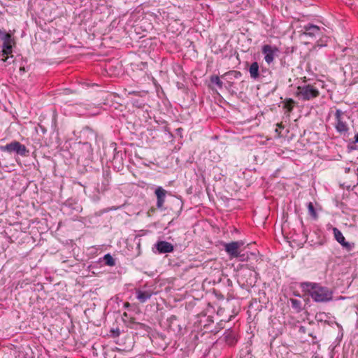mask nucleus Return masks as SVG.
I'll list each match as a JSON object with an SVG mask.
<instances>
[{
	"mask_svg": "<svg viewBox=\"0 0 358 358\" xmlns=\"http://www.w3.org/2000/svg\"><path fill=\"white\" fill-rule=\"evenodd\" d=\"M0 150L9 153L15 152L21 156H27L29 153L26 146L16 141H12L4 146H1Z\"/></svg>",
	"mask_w": 358,
	"mask_h": 358,
	"instance_id": "20e7f679",
	"label": "nucleus"
},
{
	"mask_svg": "<svg viewBox=\"0 0 358 358\" xmlns=\"http://www.w3.org/2000/svg\"><path fill=\"white\" fill-rule=\"evenodd\" d=\"M236 336H237V334L235 330L228 329L224 331L222 337H223V339L224 340V341L229 345H233L237 341Z\"/></svg>",
	"mask_w": 358,
	"mask_h": 358,
	"instance_id": "4468645a",
	"label": "nucleus"
},
{
	"mask_svg": "<svg viewBox=\"0 0 358 358\" xmlns=\"http://www.w3.org/2000/svg\"><path fill=\"white\" fill-rule=\"evenodd\" d=\"M103 260L107 266H113L115 265V259L109 253L104 255Z\"/></svg>",
	"mask_w": 358,
	"mask_h": 358,
	"instance_id": "a211bd4d",
	"label": "nucleus"
},
{
	"mask_svg": "<svg viewBox=\"0 0 358 358\" xmlns=\"http://www.w3.org/2000/svg\"><path fill=\"white\" fill-rule=\"evenodd\" d=\"M308 210L309 214L314 218L316 219L317 217V213L315 210L314 206L312 202L308 203Z\"/></svg>",
	"mask_w": 358,
	"mask_h": 358,
	"instance_id": "aec40b11",
	"label": "nucleus"
},
{
	"mask_svg": "<svg viewBox=\"0 0 358 358\" xmlns=\"http://www.w3.org/2000/svg\"><path fill=\"white\" fill-rule=\"evenodd\" d=\"M249 73L251 78L257 80L259 78V66L257 62H254L249 67Z\"/></svg>",
	"mask_w": 358,
	"mask_h": 358,
	"instance_id": "2eb2a0df",
	"label": "nucleus"
},
{
	"mask_svg": "<svg viewBox=\"0 0 358 358\" xmlns=\"http://www.w3.org/2000/svg\"><path fill=\"white\" fill-rule=\"evenodd\" d=\"M278 52L279 50L276 46L266 44L262 47V52L264 56V60L267 64H270L274 61L275 57Z\"/></svg>",
	"mask_w": 358,
	"mask_h": 358,
	"instance_id": "423d86ee",
	"label": "nucleus"
},
{
	"mask_svg": "<svg viewBox=\"0 0 358 358\" xmlns=\"http://www.w3.org/2000/svg\"><path fill=\"white\" fill-rule=\"evenodd\" d=\"M303 35L313 38L319 36L322 34V29L320 27L313 24H308L303 27Z\"/></svg>",
	"mask_w": 358,
	"mask_h": 358,
	"instance_id": "9d476101",
	"label": "nucleus"
},
{
	"mask_svg": "<svg viewBox=\"0 0 358 358\" xmlns=\"http://www.w3.org/2000/svg\"><path fill=\"white\" fill-rule=\"evenodd\" d=\"M327 41H328L327 36L322 37V38H320V39L319 41H317V45L319 47L325 46V45H327Z\"/></svg>",
	"mask_w": 358,
	"mask_h": 358,
	"instance_id": "5701e85b",
	"label": "nucleus"
},
{
	"mask_svg": "<svg viewBox=\"0 0 358 358\" xmlns=\"http://www.w3.org/2000/svg\"><path fill=\"white\" fill-rule=\"evenodd\" d=\"M349 171H350V168H346V169H345V173L349 172Z\"/></svg>",
	"mask_w": 358,
	"mask_h": 358,
	"instance_id": "bb28decb",
	"label": "nucleus"
},
{
	"mask_svg": "<svg viewBox=\"0 0 358 358\" xmlns=\"http://www.w3.org/2000/svg\"><path fill=\"white\" fill-rule=\"evenodd\" d=\"M292 307L297 311H299L301 309V303L300 301L295 299H290Z\"/></svg>",
	"mask_w": 358,
	"mask_h": 358,
	"instance_id": "412c9836",
	"label": "nucleus"
},
{
	"mask_svg": "<svg viewBox=\"0 0 358 358\" xmlns=\"http://www.w3.org/2000/svg\"><path fill=\"white\" fill-rule=\"evenodd\" d=\"M334 115V127L336 131L341 134L346 135L349 131L347 115L340 109H336Z\"/></svg>",
	"mask_w": 358,
	"mask_h": 358,
	"instance_id": "7ed1b4c3",
	"label": "nucleus"
},
{
	"mask_svg": "<svg viewBox=\"0 0 358 358\" xmlns=\"http://www.w3.org/2000/svg\"><path fill=\"white\" fill-rule=\"evenodd\" d=\"M111 180V172L109 169H103L102 176L96 182L95 189L99 193H103L109 189Z\"/></svg>",
	"mask_w": 358,
	"mask_h": 358,
	"instance_id": "39448f33",
	"label": "nucleus"
},
{
	"mask_svg": "<svg viewBox=\"0 0 358 358\" xmlns=\"http://www.w3.org/2000/svg\"><path fill=\"white\" fill-rule=\"evenodd\" d=\"M136 296V299L141 302V303H145L148 299H150L152 296L153 292L152 290L148 289V290H143L140 288L135 289Z\"/></svg>",
	"mask_w": 358,
	"mask_h": 358,
	"instance_id": "ddd939ff",
	"label": "nucleus"
},
{
	"mask_svg": "<svg viewBox=\"0 0 358 358\" xmlns=\"http://www.w3.org/2000/svg\"><path fill=\"white\" fill-rule=\"evenodd\" d=\"M319 95L320 92L318 89L311 84L297 87L296 96L303 101H309L317 97Z\"/></svg>",
	"mask_w": 358,
	"mask_h": 358,
	"instance_id": "f03ea898",
	"label": "nucleus"
},
{
	"mask_svg": "<svg viewBox=\"0 0 358 358\" xmlns=\"http://www.w3.org/2000/svg\"><path fill=\"white\" fill-rule=\"evenodd\" d=\"M333 233L334 235L335 239L342 245L343 248H345L347 251H351L354 247V243H349L345 241V237L343 236L342 232L337 229L336 227L333 228Z\"/></svg>",
	"mask_w": 358,
	"mask_h": 358,
	"instance_id": "6e6552de",
	"label": "nucleus"
},
{
	"mask_svg": "<svg viewBox=\"0 0 358 358\" xmlns=\"http://www.w3.org/2000/svg\"><path fill=\"white\" fill-rule=\"evenodd\" d=\"M294 101L292 99H286L284 102V107L287 108V112L290 113L294 108Z\"/></svg>",
	"mask_w": 358,
	"mask_h": 358,
	"instance_id": "6ab92c4d",
	"label": "nucleus"
},
{
	"mask_svg": "<svg viewBox=\"0 0 358 358\" xmlns=\"http://www.w3.org/2000/svg\"><path fill=\"white\" fill-rule=\"evenodd\" d=\"M6 36H11L10 34L6 33L5 31L0 29V38L3 40L6 38Z\"/></svg>",
	"mask_w": 358,
	"mask_h": 358,
	"instance_id": "b1692460",
	"label": "nucleus"
},
{
	"mask_svg": "<svg viewBox=\"0 0 358 358\" xmlns=\"http://www.w3.org/2000/svg\"><path fill=\"white\" fill-rule=\"evenodd\" d=\"M155 247L160 254L172 252L174 250L173 245L165 241H157Z\"/></svg>",
	"mask_w": 358,
	"mask_h": 358,
	"instance_id": "f8f14e48",
	"label": "nucleus"
},
{
	"mask_svg": "<svg viewBox=\"0 0 358 358\" xmlns=\"http://www.w3.org/2000/svg\"><path fill=\"white\" fill-rule=\"evenodd\" d=\"M2 50H1V55L6 56L5 58H2L3 62H6L8 58V55L11 54L13 52V38L11 36H6V38L2 40Z\"/></svg>",
	"mask_w": 358,
	"mask_h": 358,
	"instance_id": "1a4fd4ad",
	"label": "nucleus"
},
{
	"mask_svg": "<svg viewBox=\"0 0 358 358\" xmlns=\"http://www.w3.org/2000/svg\"><path fill=\"white\" fill-rule=\"evenodd\" d=\"M301 287L315 302H327L333 298L332 291L319 283L304 282L301 283Z\"/></svg>",
	"mask_w": 358,
	"mask_h": 358,
	"instance_id": "f257e3e1",
	"label": "nucleus"
},
{
	"mask_svg": "<svg viewBox=\"0 0 358 358\" xmlns=\"http://www.w3.org/2000/svg\"><path fill=\"white\" fill-rule=\"evenodd\" d=\"M242 73L238 71H229L222 76V78L238 79L241 77Z\"/></svg>",
	"mask_w": 358,
	"mask_h": 358,
	"instance_id": "dca6fc26",
	"label": "nucleus"
},
{
	"mask_svg": "<svg viewBox=\"0 0 358 358\" xmlns=\"http://www.w3.org/2000/svg\"><path fill=\"white\" fill-rule=\"evenodd\" d=\"M356 143H358V133L355 136V141L348 144V149L350 150H357L358 146L356 145Z\"/></svg>",
	"mask_w": 358,
	"mask_h": 358,
	"instance_id": "4be33fe9",
	"label": "nucleus"
},
{
	"mask_svg": "<svg viewBox=\"0 0 358 358\" xmlns=\"http://www.w3.org/2000/svg\"><path fill=\"white\" fill-rule=\"evenodd\" d=\"M155 194L157 196V208L160 210H164V203L165 202L167 191L162 187H157L155 191Z\"/></svg>",
	"mask_w": 358,
	"mask_h": 358,
	"instance_id": "9b49d317",
	"label": "nucleus"
},
{
	"mask_svg": "<svg viewBox=\"0 0 358 358\" xmlns=\"http://www.w3.org/2000/svg\"><path fill=\"white\" fill-rule=\"evenodd\" d=\"M238 257L239 258L240 261H245L247 259V257H245V254L240 253V255Z\"/></svg>",
	"mask_w": 358,
	"mask_h": 358,
	"instance_id": "393cba45",
	"label": "nucleus"
},
{
	"mask_svg": "<svg viewBox=\"0 0 358 358\" xmlns=\"http://www.w3.org/2000/svg\"><path fill=\"white\" fill-rule=\"evenodd\" d=\"M130 306V303L129 302H126L124 303V308H129Z\"/></svg>",
	"mask_w": 358,
	"mask_h": 358,
	"instance_id": "a878e982",
	"label": "nucleus"
},
{
	"mask_svg": "<svg viewBox=\"0 0 358 358\" xmlns=\"http://www.w3.org/2000/svg\"><path fill=\"white\" fill-rule=\"evenodd\" d=\"M210 81L211 83L216 85L219 89H222L223 87V83L218 76H211L210 77Z\"/></svg>",
	"mask_w": 358,
	"mask_h": 358,
	"instance_id": "f3484780",
	"label": "nucleus"
},
{
	"mask_svg": "<svg viewBox=\"0 0 358 358\" xmlns=\"http://www.w3.org/2000/svg\"><path fill=\"white\" fill-rule=\"evenodd\" d=\"M243 245V241H232L224 244V250L230 259L238 258L240 255L239 248Z\"/></svg>",
	"mask_w": 358,
	"mask_h": 358,
	"instance_id": "0eeeda50",
	"label": "nucleus"
}]
</instances>
